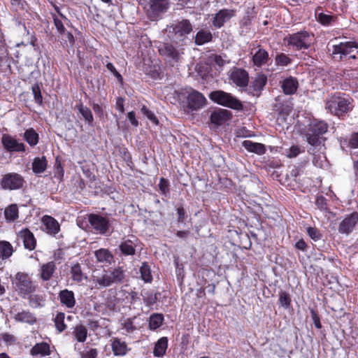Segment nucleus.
Segmentation results:
<instances>
[{
	"label": "nucleus",
	"instance_id": "b1692460",
	"mask_svg": "<svg viewBox=\"0 0 358 358\" xmlns=\"http://www.w3.org/2000/svg\"><path fill=\"white\" fill-rule=\"evenodd\" d=\"M61 303L69 308H73L76 304L74 293L68 289L62 290L59 294Z\"/></svg>",
	"mask_w": 358,
	"mask_h": 358
},
{
	"label": "nucleus",
	"instance_id": "a878e982",
	"mask_svg": "<svg viewBox=\"0 0 358 358\" xmlns=\"http://www.w3.org/2000/svg\"><path fill=\"white\" fill-rule=\"evenodd\" d=\"M298 80L294 77H289L283 80L282 88L286 94H293L298 88Z\"/></svg>",
	"mask_w": 358,
	"mask_h": 358
},
{
	"label": "nucleus",
	"instance_id": "f03ea898",
	"mask_svg": "<svg viewBox=\"0 0 358 358\" xmlns=\"http://www.w3.org/2000/svg\"><path fill=\"white\" fill-rule=\"evenodd\" d=\"M14 289L23 299L36 292L38 285L27 273L17 272L11 280Z\"/></svg>",
	"mask_w": 358,
	"mask_h": 358
},
{
	"label": "nucleus",
	"instance_id": "7ed1b4c3",
	"mask_svg": "<svg viewBox=\"0 0 358 358\" xmlns=\"http://www.w3.org/2000/svg\"><path fill=\"white\" fill-rule=\"evenodd\" d=\"M170 6L169 0H144V9L146 15L152 21L161 18Z\"/></svg>",
	"mask_w": 358,
	"mask_h": 358
},
{
	"label": "nucleus",
	"instance_id": "cd10ccee",
	"mask_svg": "<svg viewBox=\"0 0 358 358\" xmlns=\"http://www.w3.org/2000/svg\"><path fill=\"white\" fill-rule=\"evenodd\" d=\"M48 166V162L45 157H36L32 162V170L35 174L43 173Z\"/></svg>",
	"mask_w": 358,
	"mask_h": 358
},
{
	"label": "nucleus",
	"instance_id": "338daca9",
	"mask_svg": "<svg viewBox=\"0 0 358 358\" xmlns=\"http://www.w3.org/2000/svg\"><path fill=\"white\" fill-rule=\"evenodd\" d=\"M148 74L153 78V79H158L160 78V72L158 69H154L150 70L148 73Z\"/></svg>",
	"mask_w": 358,
	"mask_h": 358
},
{
	"label": "nucleus",
	"instance_id": "9b49d317",
	"mask_svg": "<svg viewBox=\"0 0 358 358\" xmlns=\"http://www.w3.org/2000/svg\"><path fill=\"white\" fill-rule=\"evenodd\" d=\"M88 221L96 234H106L109 228V222L107 218L96 214L88 215Z\"/></svg>",
	"mask_w": 358,
	"mask_h": 358
},
{
	"label": "nucleus",
	"instance_id": "39448f33",
	"mask_svg": "<svg viewBox=\"0 0 358 358\" xmlns=\"http://www.w3.org/2000/svg\"><path fill=\"white\" fill-rule=\"evenodd\" d=\"M209 98L217 104L235 110H241L243 108V105L239 100L224 91L217 90L212 92L209 95Z\"/></svg>",
	"mask_w": 358,
	"mask_h": 358
},
{
	"label": "nucleus",
	"instance_id": "680f3d73",
	"mask_svg": "<svg viewBox=\"0 0 358 358\" xmlns=\"http://www.w3.org/2000/svg\"><path fill=\"white\" fill-rule=\"evenodd\" d=\"M116 107L120 110V113H124V99L122 97H117L116 100Z\"/></svg>",
	"mask_w": 358,
	"mask_h": 358
},
{
	"label": "nucleus",
	"instance_id": "20e7f679",
	"mask_svg": "<svg viewBox=\"0 0 358 358\" xmlns=\"http://www.w3.org/2000/svg\"><path fill=\"white\" fill-rule=\"evenodd\" d=\"M358 43L356 42L347 41L335 44L332 46V57L336 60H342L348 57L355 59L356 55L353 54L355 51L358 53Z\"/></svg>",
	"mask_w": 358,
	"mask_h": 358
},
{
	"label": "nucleus",
	"instance_id": "4468645a",
	"mask_svg": "<svg viewBox=\"0 0 358 358\" xmlns=\"http://www.w3.org/2000/svg\"><path fill=\"white\" fill-rule=\"evenodd\" d=\"M159 51L162 56L178 62L181 55L183 54L182 49H176L173 45L166 43L159 47Z\"/></svg>",
	"mask_w": 358,
	"mask_h": 358
},
{
	"label": "nucleus",
	"instance_id": "58836bf2",
	"mask_svg": "<svg viewBox=\"0 0 358 358\" xmlns=\"http://www.w3.org/2000/svg\"><path fill=\"white\" fill-rule=\"evenodd\" d=\"M120 249L126 255H133L135 254V244L131 240H126L122 242Z\"/></svg>",
	"mask_w": 358,
	"mask_h": 358
},
{
	"label": "nucleus",
	"instance_id": "6e6552de",
	"mask_svg": "<svg viewBox=\"0 0 358 358\" xmlns=\"http://www.w3.org/2000/svg\"><path fill=\"white\" fill-rule=\"evenodd\" d=\"M358 227V213L346 215L340 222L338 231L341 234L349 235Z\"/></svg>",
	"mask_w": 358,
	"mask_h": 358
},
{
	"label": "nucleus",
	"instance_id": "412c9836",
	"mask_svg": "<svg viewBox=\"0 0 358 358\" xmlns=\"http://www.w3.org/2000/svg\"><path fill=\"white\" fill-rule=\"evenodd\" d=\"M230 113L225 109L214 111L210 115V121L217 126L222 125L230 118Z\"/></svg>",
	"mask_w": 358,
	"mask_h": 358
},
{
	"label": "nucleus",
	"instance_id": "2f4dec72",
	"mask_svg": "<svg viewBox=\"0 0 358 358\" xmlns=\"http://www.w3.org/2000/svg\"><path fill=\"white\" fill-rule=\"evenodd\" d=\"M73 334L78 342L84 343L87 337V329L83 324H78L74 327Z\"/></svg>",
	"mask_w": 358,
	"mask_h": 358
},
{
	"label": "nucleus",
	"instance_id": "aec40b11",
	"mask_svg": "<svg viewBox=\"0 0 358 358\" xmlns=\"http://www.w3.org/2000/svg\"><path fill=\"white\" fill-rule=\"evenodd\" d=\"M252 62L255 66L261 67L266 64L269 60V56L268 52L261 48H259L257 51L252 52Z\"/></svg>",
	"mask_w": 358,
	"mask_h": 358
},
{
	"label": "nucleus",
	"instance_id": "c03bdc74",
	"mask_svg": "<svg viewBox=\"0 0 358 358\" xmlns=\"http://www.w3.org/2000/svg\"><path fill=\"white\" fill-rule=\"evenodd\" d=\"M267 81L266 77L263 75H258L252 83V87L255 92L261 91L265 86Z\"/></svg>",
	"mask_w": 358,
	"mask_h": 358
},
{
	"label": "nucleus",
	"instance_id": "f704fd0d",
	"mask_svg": "<svg viewBox=\"0 0 358 358\" xmlns=\"http://www.w3.org/2000/svg\"><path fill=\"white\" fill-rule=\"evenodd\" d=\"M13 252L11 244L5 241H0V259H6L10 257Z\"/></svg>",
	"mask_w": 358,
	"mask_h": 358
},
{
	"label": "nucleus",
	"instance_id": "c85d7f7f",
	"mask_svg": "<svg viewBox=\"0 0 358 358\" xmlns=\"http://www.w3.org/2000/svg\"><path fill=\"white\" fill-rule=\"evenodd\" d=\"M113 352L116 356H124L127 352V346L125 342L118 338H115L111 344Z\"/></svg>",
	"mask_w": 358,
	"mask_h": 358
},
{
	"label": "nucleus",
	"instance_id": "473e14b6",
	"mask_svg": "<svg viewBox=\"0 0 358 358\" xmlns=\"http://www.w3.org/2000/svg\"><path fill=\"white\" fill-rule=\"evenodd\" d=\"M315 16L317 20L324 26L331 25L336 20L334 15L324 12H320L319 10H316Z\"/></svg>",
	"mask_w": 358,
	"mask_h": 358
},
{
	"label": "nucleus",
	"instance_id": "e433bc0d",
	"mask_svg": "<svg viewBox=\"0 0 358 358\" xmlns=\"http://www.w3.org/2000/svg\"><path fill=\"white\" fill-rule=\"evenodd\" d=\"M26 299H29V306L34 308L41 307L44 305L45 299L41 294H34L33 293L29 295Z\"/></svg>",
	"mask_w": 358,
	"mask_h": 358
},
{
	"label": "nucleus",
	"instance_id": "49530a36",
	"mask_svg": "<svg viewBox=\"0 0 358 358\" xmlns=\"http://www.w3.org/2000/svg\"><path fill=\"white\" fill-rule=\"evenodd\" d=\"M292 59L285 54L280 53L275 57V63L278 66H286L289 65Z\"/></svg>",
	"mask_w": 358,
	"mask_h": 358
},
{
	"label": "nucleus",
	"instance_id": "0eeeda50",
	"mask_svg": "<svg viewBox=\"0 0 358 358\" xmlns=\"http://www.w3.org/2000/svg\"><path fill=\"white\" fill-rule=\"evenodd\" d=\"M326 108L331 113L341 116L350 109V103L344 97L332 96L327 101Z\"/></svg>",
	"mask_w": 358,
	"mask_h": 358
},
{
	"label": "nucleus",
	"instance_id": "c756f323",
	"mask_svg": "<svg viewBox=\"0 0 358 358\" xmlns=\"http://www.w3.org/2000/svg\"><path fill=\"white\" fill-rule=\"evenodd\" d=\"M14 319L17 322H24L29 324H33L36 321L34 315L29 311H22L15 314Z\"/></svg>",
	"mask_w": 358,
	"mask_h": 358
},
{
	"label": "nucleus",
	"instance_id": "6ab92c4d",
	"mask_svg": "<svg viewBox=\"0 0 358 358\" xmlns=\"http://www.w3.org/2000/svg\"><path fill=\"white\" fill-rule=\"evenodd\" d=\"M42 223L45 226V231L49 234L55 235L59 231L58 222L51 216H43L42 217Z\"/></svg>",
	"mask_w": 358,
	"mask_h": 358
},
{
	"label": "nucleus",
	"instance_id": "69168bd1",
	"mask_svg": "<svg viewBox=\"0 0 358 358\" xmlns=\"http://www.w3.org/2000/svg\"><path fill=\"white\" fill-rule=\"evenodd\" d=\"M313 320L317 329H320L322 327L320 319L315 313H313Z\"/></svg>",
	"mask_w": 358,
	"mask_h": 358
},
{
	"label": "nucleus",
	"instance_id": "5701e85b",
	"mask_svg": "<svg viewBox=\"0 0 358 358\" xmlns=\"http://www.w3.org/2000/svg\"><path fill=\"white\" fill-rule=\"evenodd\" d=\"M242 145L248 152H254L257 155H263L266 152L265 145L260 143L252 142L250 140H245Z\"/></svg>",
	"mask_w": 358,
	"mask_h": 358
},
{
	"label": "nucleus",
	"instance_id": "774afa93",
	"mask_svg": "<svg viewBox=\"0 0 358 358\" xmlns=\"http://www.w3.org/2000/svg\"><path fill=\"white\" fill-rule=\"evenodd\" d=\"M316 204L320 208H324V206L326 204L325 203V199L322 196L317 197L316 200Z\"/></svg>",
	"mask_w": 358,
	"mask_h": 358
},
{
	"label": "nucleus",
	"instance_id": "603ef678",
	"mask_svg": "<svg viewBox=\"0 0 358 358\" xmlns=\"http://www.w3.org/2000/svg\"><path fill=\"white\" fill-rule=\"evenodd\" d=\"M122 326H123L122 329L124 330H125L126 333H127V334L131 333L136 329V327H134L133 322L131 319H127L122 324Z\"/></svg>",
	"mask_w": 358,
	"mask_h": 358
},
{
	"label": "nucleus",
	"instance_id": "3c124183",
	"mask_svg": "<svg viewBox=\"0 0 358 358\" xmlns=\"http://www.w3.org/2000/svg\"><path fill=\"white\" fill-rule=\"evenodd\" d=\"M309 236L314 241L319 240L321 238V234L319 230L314 227H308L307 229Z\"/></svg>",
	"mask_w": 358,
	"mask_h": 358
},
{
	"label": "nucleus",
	"instance_id": "2eb2a0df",
	"mask_svg": "<svg viewBox=\"0 0 358 358\" xmlns=\"http://www.w3.org/2000/svg\"><path fill=\"white\" fill-rule=\"evenodd\" d=\"M235 11L231 9H222L217 13L213 20V24L216 28L222 27L234 16Z\"/></svg>",
	"mask_w": 358,
	"mask_h": 358
},
{
	"label": "nucleus",
	"instance_id": "7c9ffc66",
	"mask_svg": "<svg viewBox=\"0 0 358 358\" xmlns=\"http://www.w3.org/2000/svg\"><path fill=\"white\" fill-rule=\"evenodd\" d=\"M213 38L212 34L208 30H201L197 32L195 36V43L199 45H203L206 43L211 41Z\"/></svg>",
	"mask_w": 358,
	"mask_h": 358
},
{
	"label": "nucleus",
	"instance_id": "052dcab7",
	"mask_svg": "<svg viewBox=\"0 0 358 358\" xmlns=\"http://www.w3.org/2000/svg\"><path fill=\"white\" fill-rule=\"evenodd\" d=\"M97 356V350L96 349H91L84 354L82 358H96Z\"/></svg>",
	"mask_w": 358,
	"mask_h": 358
},
{
	"label": "nucleus",
	"instance_id": "13d9d810",
	"mask_svg": "<svg viewBox=\"0 0 358 358\" xmlns=\"http://www.w3.org/2000/svg\"><path fill=\"white\" fill-rule=\"evenodd\" d=\"M177 213H178V221L179 222H183L185 220V215H186L185 209L182 207L178 208L177 209Z\"/></svg>",
	"mask_w": 358,
	"mask_h": 358
},
{
	"label": "nucleus",
	"instance_id": "dca6fc26",
	"mask_svg": "<svg viewBox=\"0 0 358 358\" xmlns=\"http://www.w3.org/2000/svg\"><path fill=\"white\" fill-rule=\"evenodd\" d=\"M230 79L238 87L247 86L249 77L246 71L242 69H234L230 73Z\"/></svg>",
	"mask_w": 358,
	"mask_h": 358
},
{
	"label": "nucleus",
	"instance_id": "8fccbe9b",
	"mask_svg": "<svg viewBox=\"0 0 358 358\" xmlns=\"http://www.w3.org/2000/svg\"><path fill=\"white\" fill-rule=\"evenodd\" d=\"M320 135L313 134V132H310L307 134V141L308 143H310L312 145H316L318 143H320V138L319 136Z\"/></svg>",
	"mask_w": 358,
	"mask_h": 358
},
{
	"label": "nucleus",
	"instance_id": "393cba45",
	"mask_svg": "<svg viewBox=\"0 0 358 358\" xmlns=\"http://www.w3.org/2000/svg\"><path fill=\"white\" fill-rule=\"evenodd\" d=\"M96 261L103 264H110L113 261V256L110 252L105 248H101L94 252Z\"/></svg>",
	"mask_w": 358,
	"mask_h": 358
},
{
	"label": "nucleus",
	"instance_id": "f8f14e48",
	"mask_svg": "<svg viewBox=\"0 0 358 358\" xmlns=\"http://www.w3.org/2000/svg\"><path fill=\"white\" fill-rule=\"evenodd\" d=\"M187 102L189 109L198 110L205 106L206 99L201 92L192 90L187 96Z\"/></svg>",
	"mask_w": 358,
	"mask_h": 358
},
{
	"label": "nucleus",
	"instance_id": "37998d69",
	"mask_svg": "<svg viewBox=\"0 0 358 358\" xmlns=\"http://www.w3.org/2000/svg\"><path fill=\"white\" fill-rule=\"evenodd\" d=\"M24 137L31 146L36 145L38 142V136L33 129H27L24 132Z\"/></svg>",
	"mask_w": 358,
	"mask_h": 358
},
{
	"label": "nucleus",
	"instance_id": "bb28decb",
	"mask_svg": "<svg viewBox=\"0 0 358 358\" xmlns=\"http://www.w3.org/2000/svg\"><path fill=\"white\" fill-rule=\"evenodd\" d=\"M168 348V339L166 337H162L155 345L153 354L155 357H163Z\"/></svg>",
	"mask_w": 358,
	"mask_h": 358
},
{
	"label": "nucleus",
	"instance_id": "4c0bfd02",
	"mask_svg": "<svg viewBox=\"0 0 358 358\" xmlns=\"http://www.w3.org/2000/svg\"><path fill=\"white\" fill-rule=\"evenodd\" d=\"M164 317L162 314L154 313L149 318V327L152 330L159 328L163 323Z\"/></svg>",
	"mask_w": 358,
	"mask_h": 358
},
{
	"label": "nucleus",
	"instance_id": "0e129e2a",
	"mask_svg": "<svg viewBox=\"0 0 358 358\" xmlns=\"http://www.w3.org/2000/svg\"><path fill=\"white\" fill-rule=\"evenodd\" d=\"M214 62L220 66H222L225 64V60L220 55H215L214 57Z\"/></svg>",
	"mask_w": 358,
	"mask_h": 358
},
{
	"label": "nucleus",
	"instance_id": "5fc2aeb1",
	"mask_svg": "<svg viewBox=\"0 0 358 358\" xmlns=\"http://www.w3.org/2000/svg\"><path fill=\"white\" fill-rule=\"evenodd\" d=\"M54 23H55V25L57 29V31L61 34H65V27L62 23V22L57 19V18H55L54 19Z\"/></svg>",
	"mask_w": 358,
	"mask_h": 358
},
{
	"label": "nucleus",
	"instance_id": "ddd939ff",
	"mask_svg": "<svg viewBox=\"0 0 358 358\" xmlns=\"http://www.w3.org/2000/svg\"><path fill=\"white\" fill-rule=\"evenodd\" d=\"M1 143L5 150L10 152H24V145L18 142L14 137L8 134H3L1 137Z\"/></svg>",
	"mask_w": 358,
	"mask_h": 358
},
{
	"label": "nucleus",
	"instance_id": "ea45409f",
	"mask_svg": "<svg viewBox=\"0 0 358 358\" xmlns=\"http://www.w3.org/2000/svg\"><path fill=\"white\" fill-rule=\"evenodd\" d=\"M72 279L77 282H81L87 277L83 273L80 266L78 264H74L71 269Z\"/></svg>",
	"mask_w": 358,
	"mask_h": 358
},
{
	"label": "nucleus",
	"instance_id": "1a4fd4ad",
	"mask_svg": "<svg viewBox=\"0 0 358 358\" xmlns=\"http://www.w3.org/2000/svg\"><path fill=\"white\" fill-rule=\"evenodd\" d=\"M24 184L23 178L18 173H10L4 175L1 180L3 189L15 190L21 188Z\"/></svg>",
	"mask_w": 358,
	"mask_h": 358
},
{
	"label": "nucleus",
	"instance_id": "e2e57ef3",
	"mask_svg": "<svg viewBox=\"0 0 358 358\" xmlns=\"http://www.w3.org/2000/svg\"><path fill=\"white\" fill-rule=\"evenodd\" d=\"M145 116L152 122H153L154 124H158L159 122H158V120L157 118V117L155 115V114L150 111L149 113H147L145 115Z\"/></svg>",
	"mask_w": 358,
	"mask_h": 358
},
{
	"label": "nucleus",
	"instance_id": "a18cd8bd",
	"mask_svg": "<svg viewBox=\"0 0 358 358\" xmlns=\"http://www.w3.org/2000/svg\"><path fill=\"white\" fill-rule=\"evenodd\" d=\"M65 314L63 313H58L55 318V324L59 332H62L65 330L66 326L64 324Z\"/></svg>",
	"mask_w": 358,
	"mask_h": 358
},
{
	"label": "nucleus",
	"instance_id": "9d476101",
	"mask_svg": "<svg viewBox=\"0 0 358 358\" xmlns=\"http://www.w3.org/2000/svg\"><path fill=\"white\" fill-rule=\"evenodd\" d=\"M192 26L189 20H182L180 22L173 23L169 27V31L175 34L176 39L183 41L186 35L191 33Z\"/></svg>",
	"mask_w": 358,
	"mask_h": 358
},
{
	"label": "nucleus",
	"instance_id": "423d86ee",
	"mask_svg": "<svg viewBox=\"0 0 358 358\" xmlns=\"http://www.w3.org/2000/svg\"><path fill=\"white\" fill-rule=\"evenodd\" d=\"M287 41L289 45L296 50L308 49L313 42V36L306 31H301L289 35Z\"/></svg>",
	"mask_w": 358,
	"mask_h": 358
},
{
	"label": "nucleus",
	"instance_id": "09e8293b",
	"mask_svg": "<svg viewBox=\"0 0 358 358\" xmlns=\"http://www.w3.org/2000/svg\"><path fill=\"white\" fill-rule=\"evenodd\" d=\"M301 152V149L297 145H292L286 152V156L289 158L296 157Z\"/></svg>",
	"mask_w": 358,
	"mask_h": 358
},
{
	"label": "nucleus",
	"instance_id": "864d4df0",
	"mask_svg": "<svg viewBox=\"0 0 358 358\" xmlns=\"http://www.w3.org/2000/svg\"><path fill=\"white\" fill-rule=\"evenodd\" d=\"M32 92L34 94L36 102L38 103H41L43 99L38 85H36L32 87Z\"/></svg>",
	"mask_w": 358,
	"mask_h": 358
},
{
	"label": "nucleus",
	"instance_id": "f3484780",
	"mask_svg": "<svg viewBox=\"0 0 358 358\" xmlns=\"http://www.w3.org/2000/svg\"><path fill=\"white\" fill-rule=\"evenodd\" d=\"M18 236L23 241L24 246L29 250H33L36 248V241L32 232L28 229H22Z\"/></svg>",
	"mask_w": 358,
	"mask_h": 358
},
{
	"label": "nucleus",
	"instance_id": "4d7b16f0",
	"mask_svg": "<svg viewBox=\"0 0 358 358\" xmlns=\"http://www.w3.org/2000/svg\"><path fill=\"white\" fill-rule=\"evenodd\" d=\"M159 187L163 193H166L169 190L168 182L164 178H161Z\"/></svg>",
	"mask_w": 358,
	"mask_h": 358
},
{
	"label": "nucleus",
	"instance_id": "f257e3e1",
	"mask_svg": "<svg viewBox=\"0 0 358 358\" xmlns=\"http://www.w3.org/2000/svg\"><path fill=\"white\" fill-rule=\"evenodd\" d=\"M124 278V272L121 268H110L108 270H94L92 271L91 281L94 287L100 289L110 287L113 284L122 282Z\"/></svg>",
	"mask_w": 358,
	"mask_h": 358
},
{
	"label": "nucleus",
	"instance_id": "c9c22d12",
	"mask_svg": "<svg viewBox=\"0 0 358 358\" xmlns=\"http://www.w3.org/2000/svg\"><path fill=\"white\" fill-rule=\"evenodd\" d=\"M328 125L323 121H319L310 124V131L315 134L322 135L327 131Z\"/></svg>",
	"mask_w": 358,
	"mask_h": 358
},
{
	"label": "nucleus",
	"instance_id": "de8ad7c7",
	"mask_svg": "<svg viewBox=\"0 0 358 358\" xmlns=\"http://www.w3.org/2000/svg\"><path fill=\"white\" fill-rule=\"evenodd\" d=\"M279 302L282 307L288 308L291 302L289 295L285 292H280L279 295Z\"/></svg>",
	"mask_w": 358,
	"mask_h": 358
},
{
	"label": "nucleus",
	"instance_id": "79ce46f5",
	"mask_svg": "<svg viewBox=\"0 0 358 358\" xmlns=\"http://www.w3.org/2000/svg\"><path fill=\"white\" fill-rule=\"evenodd\" d=\"M141 277L145 282H151L152 280V275L150 266L144 262L140 268Z\"/></svg>",
	"mask_w": 358,
	"mask_h": 358
},
{
	"label": "nucleus",
	"instance_id": "a211bd4d",
	"mask_svg": "<svg viewBox=\"0 0 358 358\" xmlns=\"http://www.w3.org/2000/svg\"><path fill=\"white\" fill-rule=\"evenodd\" d=\"M56 268V264L52 261L41 264L38 270L41 279L43 281L50 280Z\"/></svg>",
	"mask_w": 358,
	"mask_h": 358
},
{
	"label": "nucleus",
	"instance_id": "72a5a7b5",
	"mask_svg": "<svg viewBox=\"0 0 358 358\" xmlns=\"http://www.w3.org/2000/svg\"><path fill=\"white\" fill-rule=\"evenodd\" d=\"M77 109L79 113L82 115L85 122L90 126L92 125V122L94 121L93 115L91 110L84 106L82 103H80L76 106Z\"/></svg>",
	"mask_w": 358,
	"mask_h": 358
},
{
	"label": "nucleus",
	"instance_id": "a19ab883",
	"mask_svg": "<svg viewBox=\"0 0 358 358\" xmlns=\"http://www.w3.org/2000/svg\"><path fill=\"white\" fill-rule=\"evenodd\" d=\"M6 220L8 221H14L18 217V208L16 204H11L4 210Z\"/></svg>",
	"mask_w": 358,
	"mask_h": 358
},
{
	"label": "nucleus",
	"instance_id": "6e6d98bb",
	"mask_svg": "<svg viewBox=\"0 0 358 358\" xmlns=\"http://www.w3.org/2000/svg\"><path fill=\"white\" fill-rule=\"evenodd\" d=\"M127 118L133 126L137 127L138 125V122L136 118V114L134 111L128 113Z\"/></svg>",
	"mask_w": 358,
	"mask_h": 358
},
{
	"label": "nucleus",
	"instance_id": "4be33fe9",
	"mask_svg": "<svg viewBox=\"0 0 358 358\" xmlns=\"http://www.w3.org/2000/svg\"><path fill=\"white\" fill-rule=\"evenodd\" d=\"M50 354V345L45 342L36 343L31 349V355L36 357H43Z\"/></svg>",
	"mask_w": 358,
	"mask_h": 358
},
{
	"label": "nucleus",
	"instance_id": "bf43d9fd",
	"mask_svg": "<svg viewBox=\"0 0 358 358\" xmlns=\"http://www.w3.org/2000/svg\"><path fill=\"white\" fill-rule=\"evenodd\" d=\"M350 145L353 148H358V133L355 134L352 136L350 141Z\"/></svg>",
	"mask_w": 358,
	"mask_h": 358
}]
</instances>
